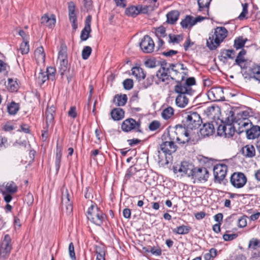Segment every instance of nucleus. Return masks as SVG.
<instances>
[{
	"label": "nucleus",
	"instance_id": "f257e3e1",
	"mask_svg": "<svg viewBox=\"0 0 260 260\" xmlns=\"http://www.w3.org/2000/svg\"><path fill=\"white\" fill-rule=\"evenodd\" d=\"M185 134L184 128L180 126H175L168 131V140L160 144V149L165 154L170 155L177 150L175 142L179 144H189L190 139L184 135Z\"/></svg>",
	"mask_w": 260,
	"mask_h": 260
},
{
	"label": "nucleus",
	"instance_id": "f03ea898",
	"mask_svg": "<svg viewBox=\"0 0 260 260\" xmlns=\"http://www.w3.org/2000/svg\"><path fill=\"white\" fill-rule=\"evenodd\" d=\"M202 119L197 112H190L185 117L183 120L184 126L177 125L175 126H180L185 131V135L189 138V143L191 144L197 141L199 138L198 135V128L202 123Z\"/></svg>",
	"mask_w": 260,
	"mask_h": 260
},
{
	"label": "nucleus",
	"instance_id": "7ed1b4c3",
	"mask_svg": "<svg viewBox=\"0 0 260 260\" xmlns=\"http://www.w3.org/2000/svg\"><path fill=\"white\" fill-rule=\"evenodd\" d=\"M228 31L224 27H217L213 34L210 35L207 41V45L210 50H214L227 37Z\"/></svg>",
	"mask_w": 260,
	"mask_h": 260
},
{
	"label": "nucleus",
	"instance_id": "20e7f679",
	"mask_svg": "<svg viewBox=\"0 0 260 260\" xmlns=\"http://www.w3.org/2000/svg\"><path fill=\"white\" fill-rule=\"evenodd\" d=\"M89 220L97 225H101L106 218V215L95 204H91L87 211Z\"/></svg>",
	"mask_w": 260,
	"mask_h": 260
},
{
	"label": "nucleus",
	"instance_id": "39448f33",
	"mask_svg": "<svg viewBox=\"0 0 260 260\" xmlns=\"http://www.w3.org/2000/svg\"><path fill=\"white\" fill-rule=\"evenodd\" d=\"M170 67L173 72L172 80H175L177 83L182 82L188 76V70L182 63H170Z\"/></svg>",
	"mask_w": 260,
	"mask_h": 260
},
{
	"label": "nucleus",
	"instance_id": "423d86ee",
	"mask_svg": "<svg viewBox=\"0 0 260 260\" xmlns=\"http://www.w3.org/2000/svg\"><path fill=\"white\" fill-rule=\"evenodd\" d=\"M194 166L187 161H182L180 165L173 167V171L175 174L179 173L180 176H187L191 177L194 169Z\"/></svg>",
	"mask_w": 260,
	"mask_h": 260
},
{
	"label": "nucleus",
	"instance_id": "0eeeda50",
	"mask_svg": "<svg viewBox=\"0 0 260 260\" xmlns=\"http://www.w3.org/2000/svg\"><path fill=\"white\" fill-rule=\"evenodd\" d=\"M140 120L136 121L133 118H127L124 120L121 126V129L124 132H129L135 131L137 132L142 133V131L141 128Z\"/></svg>",
	"mask_w": 260,
	"mask_h": 260
},
{
	"label": "nucleus",
	"instance_id": "6e6552de",
	"mask_svg": "<svg viewBox=\"0 0 260 260\" xmlns=\"http://www.w3.org/2000/svg\"><path fill=\"white\" fill-rule=\"evenodd\" d=\"M171 71L170 64L167 68L161 67L156 72V76L157 79L155 81V83L157 85L159 84L161 82L168 84L170 80H172Z\"/></svg>",
	"mask_w": 260,
	"mask_h": 260
},
{
	"label": "nucleus",
	"instance_id": "1a4fd4ad",
	"mask_svg": "<svg viewBox=\"0 0 260 260\" xmlns=\"http://www.w3.org/2000/svg\"><path fill=\"white\" fill-rule=\"evenodd\" d=\"M191 177L194 179V182H205L208 179L209 173L205 167H194Z\"/></svg>",
	"mask_w": 260,
	"mask_h": 260
},
{
	"label": "nucleus",
	"instance_id": "9d476101",
	"mask_svg": "<svg viewBox=\"0 0 260 260\" xmlns=\"http://www.w3.org/2000/svg\"><path fill=\"white\" fill-rule=\"evenodd\" d=\"M247 182V178L242 172H235L230 177V183L236 188H242Z\"/></svg>",
	"mask_w": 260,
	"mask_h": 260
},
{
	"label": "nucleus",
	"instance_id": "9b49d317",
	"mask_svg": "<svg viewBox=\"0 0 260 260\" xmlns=\"http://www.w3.org/2000/svg\"><path fill=\"white\" fill-rule=\"evenodd\" d=\"M228 167L224 164H217L213 168L215 182L221 183L226 175Z\"/></svg>",
	"mask_w": 260,
	"mask_h": 260
},
{
	"label": "nucleus",
	"instance_id": "f8f14e48",
	"mask_svg": "<svg viewBox=\"0 0 260 260\" xmlns=\"http://www.w3.org/2000/svg\"><path fill=\"white\" fill-rule=\"evenodd\" d=\"M12 249V240L10 236L5 235L2 240L0 246V255L4 258H6Z\"/></svg>",
	"mask_w": 260,
	"mask_h": 260
},
{
	"label": "nucleus",
	"instance_id": "ddd939ff",
	"mask_svg": "<svg viewBox=\"0 0 260 260\" xmlns=\"http://www.w3.org/2000/svg\"><path fill=\"white\" fill-rule=\"evenodd\" d=\"M206 19V17L199 16L194 17L191 15H186L184 19L180 22L183 28H190L197 22H201Z\"/></svg>",
	"mask_w": 260,
	"mask_h": 260
},
{
	"label": "nucleus",
	"instance_id": "4468645a",
	"mask_svg": "<svg viewBox=\"0 0 260 260\" xmlns=\"http://www.w3.org/2000/svg\"><path fill=\"white\" fill-rule=\"evenodd\" d=\"M208 98L212 101L218 102L224 100L223 90L220 87L211 88L207 93Z\"/></svg>",
	"mask_w": 260,
	"mask_h": 260
},
{
	"label": "nucleus",
	"instance_id": "2eb2a0df",
	"mask_svg": "<svg viewBox=\"0 0 260 260\" xmlns=\"http://www.w3.org/2000/svg\"><path fill=\"white\" fill-rule=\"evenodd\" d=\"M140 46L142 50L146 53L153 52L154 48V43L153 40L149 36L146 35L142 39Z\"/></svg>",
	"mask_w": 260,
	"mask_h": 260
},
{
	"label": "nucleus",
	"instance_id": "dca6fc26",
	"mask_svg": "<svg viewBox=\"0 0 260 260\" xmlns=\"http://www.w3.org/2000/svg\"><path fill=\"white\" fill-rule=\"evenodd\" d=\"M236 126L232 123L225 125H220L217 129L218 134L220 136H224L225 137H232L235 132Z\"/></svg>",
	"mask_w": 260,
	"mask_h": 260
},
{
	"label": "nucleus",
	"instance_id": "f3484780",
	"mask_svg": "<svg viewBox=\"0 0 260 260\" xmlns=\"http://www.w3.org/2000/svg\"><path fill=\"white\" fill-rule=\"evenodd\" d=\"M76 5L73 2L68 3L69 16L70 22L72 23V26L74 31L78 27L77 15L75 13Z\"/></svg>",
	"mask_w": 260,
	"mask_h": 260
},
{
	"label": "nucleus",
	"instance_id": "a211bd4d",
	"mask_svg": "<svg viewBox=\"0 0 260 260\" xmlns=\"http://www.w3.org/2000/svg\"><path fill=\"white\" fill-rule=\"evenodd\" d=\"M174 91L178 94L189 95H191L193 92L191 87L186 86L182 82H177V84L174 86Z\"/></svg>",
	"mask_w": 260,
	"mask_h": 260
},
{
	"label": "nucleus",
	"instance_id": "6ab92c4d",
	"mask_svg": "<svg viewBox=\"0 0 260 260\" xmlns=\"http://www.w3.org/2000/svg\"><path fill=\"white\" fill-rule=\"evenodd\" d=\"M91 21V16L90 15H88L85 20V26L81 31L80 39L82 41L87 40L90 37V34L91 30L90 27Z\"/></svg>",
	"mask_w": 260,
	"mask_h": 260
},
{
	"label": "nucleus",
	"instance_id": "aec40b11",
	"mask_svg": "<svg viewBox=\"0 0 260 260\" xmlns=\"http://www.w3.org/2000/svg\"><path fill=\"white\" fill-rule=\"evenodd\" d=\"M55 113V107L53 106L48 107L46 111V127H52L54 124V114Z\"/></svg>",
	"mask_w": 260,
	"mask_h": 260
},
{
	"label": "nucleus",
	"instance_id": "412c9836",
	"mask_svg": "<svg viewBox=\"0 0 260 260\" xmlns=\"http://www.w3.org/2000/svg\"><path fill=\"white\" fill-rule=\"evenodd\" d=\"M56 23L55 16L53 14H45L41 18V23L49 28H52Z\"/></svg>",
	"mask_w": 260,
	"mask_h": 260
},
{
	"label": "nucleus",
	"instance_id": "4be33fe9",
	"mask_svg": "<svg viewBox=\"0 0 260 260\" xmlns=\"http://www.w3.org/2000/svg\"><path fill=\"white\" fill-rule=\"evenodd\" d=\"M247 137L248 139H254L260 137V126L251 125L245 129Z\"/></svg>",
	"mask_w": 260,
	"mask_h": 260
},
{
	"label": "nucleus",
	"instance_id": "5701e85b",
	"mask_svg": "<svg viewBox=\"0 0 260 260\" xmlns=\"http://www.w3.org/2000/svg\"><path fill=\"white\" fill-rule=\"evenodd\" d=\"M214 131L213 124L208 123L204 124L202 128L200 130V133L203 137H205L212 135L214 133Z\"/></svg>",
	"mask_w": 260,
	"mask_h": 260
},
{
	"label": "nucleus",
	"instance_id": "b1692460",
	"mask_svg": "<svg viewBox=\"0 0 260 260\" xmlns=\"http://www.w3.org/2000/svg\"><path fill=\"white\" fill-rule=\"evenodd\" d=\"M35 56L38 64H44L45 61V54L42 46L38 47L35 51Z\"/></svg>",
	"mask_w": 260,
	"mask_h": 260
},
{
	"label": "nucleus",
	"instance_id": "393cba45",
	"mask_svg": "<svg viewBox=\"0 0 260 260\" xmlns=\"http://www.w3.org/2000/svg\"><path fill=\"white\" fill-rule=\"evenodd\" d=\"M242 154L246 157L251 158L255 155V150L252 145H247L241 150Z\"/></svg>",
	"mask_w": 260,
	"mask_h": 260
},
{
	"label": "nucleus",
	"instance_id": "a878e982",
	"mask_svg": "<svg viewBox=\"0 0 260 260\" xmlns=\"http://www.w3.org/2000/svg\"><path fill=\"white\" fill-rule=\"evenodd\" d=\"M188 95L178 94L176 98V105L179 108H185L189 102Z\"/></svg>",
	"mask_w": 260,
	"mask_h": 260
},
{
	"label": "nucleus",
	"instance_id": "bb28decb",
	"mask_svg": "<svg viewBox=\"0 0 260 260\" xmlns=\"http://www.w3.org/2000/svg\"><path fill=\"white\" fill-rule=\"evenodd\" d=\"M66 194L62 195V209L64 210V203H65V207L67 214H70L73 210V207L71 203L70 202L69 194L68 193L67 189L66 190Z\"/></svg>",
	"mask_w": 260,
	"mask_h": 260
},
{
	"label": "nucleus",
	"instance_id": "cd10ccee",
	"mask_svg": "<svg viewBox=\"0 0 260 260\" xmlns=\"http://www.w3.org/2000/svg\"><path fill=\"white\" fill-rule=\"evenodd\" d=\"M112 118L115 121L120 120L124 117V111L120 108L113 109L111 112Z\"/></svg>",
	"mask_w": 260,
	"mask_h": 260
},
{
	"label": "nucleus",
	"instance_id": "c85d7f7f",
	"mask_svg": "<svg viewBox=\"0 0 260 260\" xmlns=\"http://www.w3.org/2000/svg\"><path fill=\"white\" fill-rule=\"evenodd\" d=\"M180 13L177 10H173L169 12L167 15V22L173 24L178 19Z\"/></svg>",
	"mask_w": 260,
	"mask_h": 260
},
{
	"label": "nucleus",
	"instance_id": "c756f323",
	"mask_svg": "<svg viewBox=\"0 0 260 260\" xmlns=\"http://www.w3.org/2000/svg\"><path fill=\"white\" fill-rule=\"evenodd\" d=\"M62 156V148L61 146H59L57 144L56 145V155H55V168L56 173H58L59 168H60V164L61 162V159Z\"/></svg>",
	"mask_w": 260,
	"mask_h": 260
},
{
	"label": "nucleus",
	"instance_id": "7c9ffc66",
	"mask_svg": "<svg viewBox=\"0 0 260 260\" xmlns=\"http://www.w3.org/2000/svg\"><path fill=\"white\" fill-rule=\"evenodd\" d=\"M132 74L138 80L144 79L146 77V73L143 69L140 67H134L132 69Z\"/></svg>",
	"mask_w": 260,
	"mask_h": 260
},
{
	"label": "nucleus",
	"instance_id": "2f4dec72",
	"mask_svg": "<svg viewBox=\"0 0 260 260\" xmlns=\"http://www.w3.org/2000/svg\"><path fill=\"white\" fill-rule=\"evenodd\" d=\"M7 89L11 92H16L19 88V85L16 79L9 78L7 85Z\"/></svg>",
	"mask_w": 260,
	"mask_h": 260
},
{
	"label": "nucleus",
	"instance_id": "473e14b6",
	"mask_svg": "<svg viewBox=\"0 0 260 260\" xmlns=\"http://www.w3.org/2000/svg\"><path fill=\"white\" fill-rule=\"evenodd\" d=\"M127 100V98L126 94H117L113 99V102L118 106H123L125 105Z\"/></svg>",
	"mask_w": 260,
	"mask_h": 260
},
{
	"label": "nucleus",
	"instance_id": "72a5a7b5",
	"mask_svg": "<svg viewBox=\"0 0 260 260\" xmlns=\"http://www.w3.org/2000/svg\"><path fill=\"white\" fill-rule=\"evenodd\" d=\"M248 119H239L238 121H236L235 124L238 125V128H239V133H242L245 129H243V128H247L248 126H251L252 123H249Z\"/></svg>",
	"mask_w": 260,
	"mask_h": 260
},
{
	"label": "nucleus",
	"instance_id": "f704fd0d",
	"mask_svg": "<svg viewBox=\"0 0 260 260\" xmlns=\"http://www.w3.org/2000/svg\"><path fill=\"white\" fill-rule=\"evenodd\" d=\"M174 114V110L170 106L165 108L161 113L162 118L165 120H168L170 119Z\"/></svg>",
	"mask_w": 260,
	"mask_h": 260
},
{
	"label": "nucleus",
	"instance_id": "c9c22d12",
	"mask_svg": "<svg viewBox=\"0 0 260 260\" xmlns=\"http://www.w3.org/2000/svg\"><path fill=\"white\" fill-rule=\"evenodd\" d=\"M125 13L126 15L134 17L140 13V10L138 7L131 6L126 9Z\"/></svg>",
	"mask_w": 260,
	"mask_h": 260
},
{
	"label": "nucleus",
	"instance_id": "e433bc0d",
	"mask_svg": "<svg viewBox=\"0 0 260 260\" xmlns=\"http://www.w3.org/2000/svg\"><path fill=\"white\" fill-rule=\"evenodd\" d=\"M190 229L191 228L190 226L182 225L173 229V232L177 234L184 235L188 234Z\"/></svg>",
	"mask_w": 260,
	"mask_h": 260
},
{
	"label": "nucleus",
	"instance_id": "4c0bfd02",
	"mask_svg": "<svg viewBox=\"0 0 260 260\" xmlns=\"http://www.w3.org/2000/svg\"><path fill=\"white\" fill-rule=\"evenodd\" d=\"M58 62L59 63V69L60 74L63 75L68 69V59H58Z\"/></svg>",
	"mask_w": 260,
	"mask_h": 260
},
{
	"label": "nucleus",
	"instance_id": "58836bf2",
	"mask_svg": "<svg viewBox=\"0 0 260 260\" xmlns=\"http://www.w3.org/2000/svg\"><path fill=\"white\" fill-rule=\"evenodd\" d=\"M19 109V105L14 102H11L7 106L8 113L11 115L16 114Z\"/></svg>",
	"mask_w": 260,
	"mask_h": 260
},
{
	"label": "nucleus",
	"instance_id": "ea45409f",
	"mask_svg": "<svg viewBox=\"0 0 260 260\" xmlns=\"http://www.w3.org/2000/svg\"><path fill=\"white\" fill-rule=\"evenodd\" d=\"M211 0H198V3L199 7V11H203L206 10L208 12Z\"/></svg>",
	"mask_w": 260,
	"mask_h": 260
},
{
	"label": "nucleus",
	"instance_id": "a19ab883",
	"mask_svg": "<svg viewBox=\"0 0 260 260\" xmlns=\"http://www.w3.org/2000/svg\"><path fill=\"white\" fill-rule=\"evenodd\" d=\"M58 59H68L67 47L64 44H62L60 45Z\"/></svg>",
	"mask_w": 260,
	"mask_h": 260
},
{
	"label": "nucleus",
	"instance_id": "79ce46f5",
	"mask_svg": "<svg viewBox=\"0 0 260 260\" xmlns=\"http://www.w3.org/2000/svg\"><path fill=\"white\" fill-rule=\"evenodd\" d=\"M183 40L181 35H175L170 34L169 35L168 42L173 44H178Z\"/></svg>",
	"mask_w": 260,
	"mask_h": 260
},
{
	"label": "nucleus",
	"instance_id": "37998d69",
	"mask_svg": "<svg viewBox=\"0 0 260 260\" xmlns=\"http://www.w3.org/2000/svg\"><path fill=\"white\" fill-rule=\"evenodd\" d=\"M6 191L9 193H15L17 190V186L13 181H10L7 183L5 186Z\"/></svg>",
	"mask_w": 260,
	"mask_h": 260
},
{
	"label": "nucleus",
	"instance_id": "c03bdc74",
	"mask_svg": "<svg viewBox=\"0 0 260 260\" xmlns=\"http://www.w3.org/2000/svg\"><path fill=\"white\" fill-rule=\"evenodd\" d=\"M246 51L244 49H242L238 53V56L236 59V63L238 66H241V64L246 61L244 58V55L246 54Z\"/></svg>",
	"mask_w": 260,
	"mask_h": 260
},
{
	"label": "nucleus",
	"instance_id": "a18cd8bd",
	"mask_svg": "<svg viewBox=\"0 0 260 260\" xmlns=\"http://www.w3.org/2000/svg\"><path fill=\"white\" fill-rule=\"evenodd\" d=\"M248 247L250 249L253 250H256V249L260 247V240L257 238H252L249 242L248 244Z\"/></svg>",
	"mask_w": 260,
	"mask_h": 260
},
{
	"label": "nucleus",
	"instance_id": "49530a36",
	"mask_svg": "<svg viewBox=\"0 0 260 260\" xmlns=\"http://www.w3.org/2000/svg\"><path fill=\"white\" fill-rule=\"evenodd\" d=\"M37 80L38 83L40 84H43L45 82V81L49 79L45 72L41 71L38 74V76L37 77Z\"/></svg>",
	"mask_w": 260,
	"mask_h": 260
},
{
	"label": "nucleus",
	"instance_id": "de8ad7c7",
	"mask_svg": "<svg viewBox=\"0 0 260 260\" xmlns=\"http://www.w3.org/2000/svg\"><path fill=\"white\" fill-rule=\"evenodd\" d=\"M19 50L22 54H27L29 51V41H23L20 44Z\"/></svg>",
	"mask_w": 260,
	"mask_h": 260
},
{
	"label": "nucleus",
	"instance_id": "09e8293b",
	"mask_svg": "<svg viewBox=\"0 0 260 260\" xmlns=\"http://www.w3.org/2000/svg\"><path fill=\"white\" fill-rule=\"evenodd\" d=\"M155 35L158 38L166 37V28L163 26L158 27L155 29Z\"/></svg>",
	"mask_w": 260,
	"mask_h": 260
},
{
	"label": "nucleus",
	"instance_id": "8fccbe9b",
	"mask_svg": "<svg viewBox=\"0 0 260 260\" xmlns=\"http://www.w3.org/2000/svg\"><path fill=\"white\" fill-rule=\"evenodd\" d=\"M47 75V77L49 80H53L55 78L56 69L53 67H48L47 68L46 71L45 72Z\"/></svg>",
	"mask_w": 260,
	"mask_h": 260
},
{
	"label": "nucleus",
	"instance_id": "3c124183",
	"mask_svg": "<svg viewBox=\"0 0 260 260\" xmlns=\"http://www.w3.org/2000/svg\"><path fill=\"white\" fill-rule=\"evenodd\" d=\"M92 49L89 46H85L82 52V57L83 59H87L91 54Z\"/></svg>",
	"mask_w": 260,
	"mask_h": 260
},
{
	"label": "nucleus",
	"instance_id": "603ef678",
	"mask_svg": "<svg viewBox=\"0 0 260 260\" xmlns=\"http://www.w3.org/2000/svg\"><path fill=\"white\" fill-rule=\"evenodd\" d=\"M161 123L157 120H153L150 123L149 125V129L151 131H154L160 128Z\"/></svg>",
	"mask_w": 260,
	"mask_h": 260
},
{
	"label": "nucleus",
	"instance_id": "864d4df0",
	"mask_svg": "<svg viewBox=\"0 0 260 260\" xmlns=\"http://www.w3.org/2000/svg\"><path fill=\"white\" fill-rule=\"evenodd\" d=\"M137 172L136 168L134 166L130 167L126 171L124 178L126 180L129 179Z\"/></svg>",
	"mask_w": 260,
	"mask_h": 260
},
{
	"label": "nucleus",
	"instance_id": "5fc2aeb1",
	"mask_svg": "<svg viewBox=\"0 0 260 260\" xmlns=\"http://www.w3.org/2000/svg\"><path fill=\"white\" fill-rule=\"evenodd\" d=\"M252 73L253 76H251V77L260 83V66L254 68L252 69Z\"/></svg>",
	"mask_w": 260,
	"mask_h": 260
},
{
	"label": "nucleus",
	"instance_id": "6e6d98bb",
	"mask_svg": "<svg viewBox=\"0 0 260 260\" xmlns=\"http://www.w3.org/2000/svg\"><path fill=\"white\" fill-rule=\"evenodd\" d=\"M242 12L238 17V19L241 20H243L245 18L246 14L248 13V4L247 3L242 4Z\"/></svg>",
	"mask_w": 260,
	"mask_h": 260
},
{
	"label": "nucleus",
	"instance_id": "4d7b16f0",
	"mask_svg": "<svg viewBox=\"0 0 260 260\" xmlns=\"http://www.w3.org/2000/svg\"><path fill=\"white\" fill-rule=\"evenodd\" d=\"M245 43V41H244L242 38H238L235 39L234 42V47L237 49L242 48Z\"/></svg>",
	"mask_w": 260,
	"mask_h": 260
},
{
	"label": "nucleus",
	"instance_id": "13d9d810",
	"mask_svg": "<svg viewBox=\"0 0 260 260\" xmlns=\"http://www.w3.org/2000/svg\"><path fill=\"white\" fill-rule=\"evenodd\" d=\"M154 77L153 75L148 76L146 80L143 83V86L146 88L152 85L154 82Z\"/></svg>",
	"mask_w": 260,
	"mask_h": 260
},
{
	"label": "nucleus",
	"instance_id": "bf43d9fd",
	"mask_svg": "<svg viewBox=\"0 0 260 260\" xmlns=\"http://www.w3.org/2000/svg\"><path fill=\"white\" fill-rule=\"evenodd\" d=\"M146 251L150 252L153 255L156 256H159L161 254V249L159 247L156 248L155 247H151L150 248V249H147Z\"/></svg>",
	"mask_w": 260,
	"mask_h": 260
},
{
	"label": "nucleus",
	"instance_id": "052dcab7",
	"mask_svg": "<svg viewBox=\"0 0 260 260\" xmlns=\"http://www.w3.org/2000/svg\"><path fill=\"white\" fill-rule=\"evenodd\" d=\"M96 260H105V251L101 248H96Z\"/></svg>",
	"mask_w": 260,
	"mask_h": 260
},
{
	"label": "nucleus",
	"instance_id": "680f3d73",
	"mask_svg": "<svg viewBox=\"0 0 260 260\" xmlns=\"http://www.w3.org/2000/svg\"><path fill=\"white\" fill-rule=\"evenodd\" d=\"M69 252L71 259L76 260V257L74 250V246L72 242L70 243L69 245Z\"/></svg>",
	"mask_w": 260,
	"mask_h": 260
},
{
	"label": "nucleus",
	"instance_id": "e2e57ef3",
	"mask_svg": "<svg viewBox=\"0 0 260 260\" xmlns=\"http://www.w3.org/2000/svg\"><path fill=\"white\" fill-rule=\"evenodd\" d=\"M124 88L126 90H129L133 87V81L131 79H127L123 82Z\"/></svg>",
	"mask_w": 260,
	"mask_h": 260
},
{
	"label": "nucleus",
	"instance_id": "0e129e2a",
	"mask_svg": "<svg viewBox=\"0 0 260 260\" xmlns=\"http://www.w3.org/2000/svg\"><path fill=\"white\" fill-rule=\"evenodd\" d=\"M246 216H241L238 221V225L239 228H244L247 225Z\"/></svg>",
	"mask_w": 260,
	"mask_h": 260
},
{
	"label": "nucleus",
	"instance_id": "69168bd1",
	"mask_svg": "<svg viewBox=\"0 0 260 260\" xmlns=\"http://www.w3.org/2000/svg\"><path fill=\"white\" fill-rule=\"evenodd\" d=\"M238 237V235L236 234H225L223 235V239L225 241H232L236 239Z\"/></svg>",
	"mask_w": 260,
	"mask_h": 260
},
{
	"label": "nucleus",
	"instance_id": "338daca9",
	"mask_svg": "<svg viewBox=\"0 0 260 260\" xmlns=\"http://www.w3.org/2000/svg\"><path fill=\"white\" fill-rule=\"evenodd\" d=\"M139 8L140 12H142L143 13H147L149 12L152 11L154 9L151 7V5H145L143 7L141 6Z\"/></svg>",
	"mask_w": 260,
	"mask_h": 260
},
{
	"label": "nucleus",
	"instance_id": "774afa93",
	"mask_svg": "<svg viewBox=\"0 0 260 260\" xmlns=\"http://www.w3.org/2000/svg\"><path fill=\"white\" fill-rule=\"evenodd\" d=\"M145 66L149 68H153L156 66V61L152 59H148L145 61Z\"/></svg>",
	"mask_w": 260,
	"mask_h": 260
}]
</instances>
